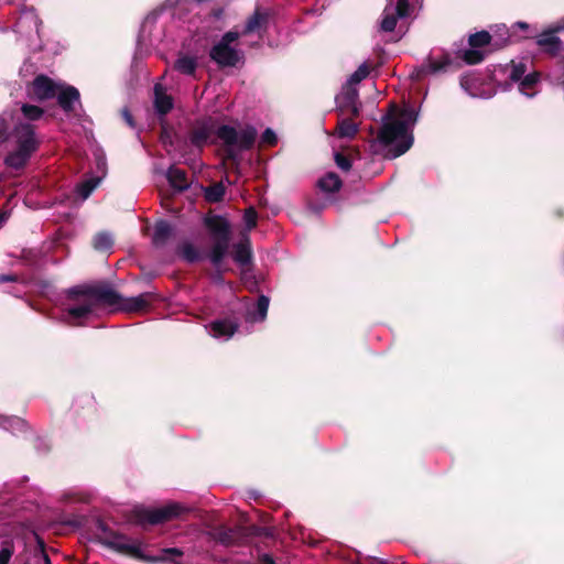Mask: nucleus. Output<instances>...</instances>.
I'll return each mask as SVG.
<instances>
[{
	"instance_id": "1",
	"label": "nucleus",
	"mask_w": 564,
	"mask_h": 564,
	"mask_svg": "<svg viewBox=\"0 0 564 564\" xmlns=\"http://www.w3.org/2000/svg\"><path fill=\"white\" fill-rule=\"evenodd\" d=\"M74 302L67 305L65 321L77 325L79 319L94 314L100 305L129 313L145 311L153 299L151 293L123 297L110 288H93L85 291L73 290Z\"/></svg>"
},
{
	"instance_id": "2",
	"label": "nucleus",
	"mask_w": 564,
	"mask_h": 564,
	"mask_svg": "<svg viewBox=\"0 0 564 564\" xmlns=\"http://www.w3.org/2000/svg\"><path fill=\"white\" fill-rule=\"evenodd\" d=\"M416 119L417 113L410 106L403 109H398L394 105L390 107L380 129L378 141L389 148L391 158L400 156L411 148L413 143L412 129Z\"/></svg>"
},
{
	"instance_id": "3",
	"label": "nucleus",
	"mask_w": 564,
	"mask_h": 564,
	"mask_svg": "<svg viewBox=\"0 0 564 564\" xmlns=\"http://www.w3.org/2000/svg\"><path fill=\"white\" fill-rule=\"evenodd\" d=\"M215 137L220 139L225 144L239 149L250 148L257 137V131L247 127L240 130H236L229 126L218 127L213 119L200 122L192 133V142L202 147L209 142H214Z\"/></svg>"
},
{
	"instance_id": "4",
	"label": "nucleus",
	"mask_w": 564,
	"mask_h": 564,
	"mask_svg": "<svg viewBox=\"0 0 564 564\" xmlns=\"http://www.w3.org/2000/svg\"><path fill=\"white\" fill-rule=\"evenodd\" d=\"M12 149L4 159V164L11 169H22L39 147L34 128L30 123H20L11 135Z\"/></svg>"
},
{
	"instance_id": "5",
	"label": "nucleus",
	"mask_w": 564,
	"mask_h": 564,
	"mask_svg": "<svg viewBox=\"0 0 564 564\" xmlns=\"http://www.w3.org/2000/svg\"><path fill=\"white\" fill-rule=\"evenodd\" d=\"M29 93L39 100L57 97L59 106L65 111H72L74 104L79 102V91L75 87L55 83L44 75L33 80Z\"/></svg>"
},
{
	"instance_id": "6",
	"label": "nucleus",
	"mask_w": 564,
	"mask_h": 564,
	"mask_svg": "<svg viewBox=\"0 0 564 564\" xmlns=\"http://www.w3.org/2000/svg\"><path fill=\"white\" fill-rule=\"evenodd\" d=\"M186 508L177 502H171L160 508L135 507L131 520L140 525L159 524L180 517Z\"/></svg>"
},
{
	"instance_id": "7",
	"label": "nucleus",
	"mask_w": 564,
	"mask_h": 564,
	"mask_svg": "<svg viewBox=\"0 0 564 564\" xmlns=\"http://www.w3.org/2000/svg\"><path fill=\"white\" fill-rule=\"evenodd\" d=\"M206 225L215 240L209 258L215 267H219L229 247V224L226 219L214 216L206 219Z\"/></svg>"
},
{
	"instance_id": "8",
	"label": "nucleus",
	"mask_w": 564,
	"mask_h": 564,
	"mask_svg": "<svg viewBox=\"0 0 564 564\" xmlns=\"http://www.w3.org/2000/svg\"><path fill=\"white\" fill-rule=\"evenodd\" d=\"M239 37L237 32H227L212 48L210 57L220 66H235L241 58L240 52L231 46Z\"/></svg>"
},
{
	"instance_id": "9",
	"label": "nucleus",
	"mask_w": 564,
	"mask_h": 564,
	"mask_svg": "<svg viewBox=\"0 0 564 564\" xmlns=\"http://www.w3.org/2000/svg\"><path fill=\"white\" fill-rule=\"evenodd\" d=\"M525 72L527 67L523 63L512 64L510 78L513 82L521 79L519 85L520 91L527 97H533L538 93L536 85L540 80V74L531 73L524 76Z\"/></svg>"
},
{
	"instance_id": "10",
	"label": "nucleus",
	"mask_w": 564,
	"mask_h": 564,
	"mask_svg": "<svg viewBox=\"0 0 564 564\" xmlns=\"http://www.w3.org/2000/svg\"><path fill=\"white\" fill-rule=\"evenodd\" d=\"M410 11L411 8L408 0H398L395 4L389 2L383 10L381 29L386 32L393 31L398 19L409 17Z\"/></svg>"
},
{
	"instance_id": "11",
	"label": "nucleus",
	"mask_w": 564,
	"mask_h": 564,
	"mask_svg": "<svg viewBox=\"0 0 564 564\" xmlns=\"http://www.w3.org/2000/svg\"><path fill=\"white\" fill-rule=\"evenodd\" d=\"M490 42V34L486 31H481L469 36L470 48L466 50L462 58L467 64H477L484 59V53L481 47L486 46Z\"/></svg>"
},
{
	"instance_id": "12",
	"label": "nucleus",
	"mask_w": 564,
	"mask_h": 564,
	"mask_svg": "<svg viewBox=\"0 0 564 564\" xmlns=\"http://www.w3.org/2000/svg\"><path fill=\"white\" fill-rule=\"evenodd\" d=\"M109 545L120 552H124V553H128L137 558H140V560H143V561H147V562H159V561H162L164 560L163 556H147L143 551H142V547L140 544L138 543H132V542H129L128 540H126L122 536H116L113 538L112 541L109 542Z\"/></svg>"
},
{
	"instance_id": "13",
	"label": "nucleus",
	"mask_w": 564,
	"mask_h": 564,
	"mask_svg": "<svg viewBox=\"0 0 564 564\" xmlns=\"http://www.w3.org/2000/svg\"><path fill=\"white\" fill-rule=\"evenodd\" d=\"M456 59L457 57H452L447 52L435 50L431 52L425 67L432 74L447 72L455 65Z\"/></svg>"
},
{
	"instance_id": "14",
	"label": "nucleus",
	"mask_w": 564,
	"mask_h": 564,
	"mask_svg": "<svg viewBox=\"0 0 564 564\" xmlns=\"http://www.w3.org/2000/svg\"><path fill=\"white\" fill-rule=\"evenodd\" d=\"M206 328L213 337L228 340L236 333L238 324L230 318H221L212 322Z\"/></svg>"
},
{
	"instance_id": "15",
	"label": "nucleus",
	"mask_w": 564,
	"mask_h": 564,
	"mask_svg": "<svg viewBox=\"0 0 564 564\" xmlns=\"http://www.w3.org/2000/svg\"><path fill=\"white\" fill-rule=\"evenodd\" d=\"M40 20L34 9H24L21 11L20 17L15 23V32H39Z\"/></svg>"
},
{
	"instance_id": "16",
	"label": "nucleus",
	"mask_w": 564,
	"mask_h": 564,
	"mask_svg": "<svg viewBox=\"0 0 564 564\" xmlns=\"http://www.w3.org/2000/svg\"><path fill=\"white\" fill-rule=\"evenodd\" d=\"M336 102L340 109H350L354 115L358 113V91L356 87L346 85L343 91L336 97Z\"/></svg>"
},
{
	"instance_id": "17",
	"label": "nucleus",
	"mask_w": 564,
	"mask_h": 564,
	"mask_svg": "<svg viewBox=\"0 0 564 564\" xmlns=\"http://www.w3.org/2000/svg\"><path fill=\"white\" fill-rule=\"evenodd\" d=\"M232 258L240 265H246L250 262L251 248L248 236L245 235L241 240L234 246Z\"/></svg>"
},
{
	"instance_id": "18",
	"label": "nucleus",
	"mask_w": 564,
	"mask_h": 564,
	"mask_svg": "<svg viewBox=\"0 0 564 564\" xmlns=\"http://www.w3.org/2000/svg\"><path fill=\"white\" fill-rule=\"evenodd\" d=\"M154 106L156 111L161 115L167 113L173 107V101L172 98L165 94L160 84L154 87Z\"/></svg>"
},
{
	"instance_id": "19",
	"label": "nucleus",
	"mask_w": 564,
	"mask_h": 564,
	"mask_svg": "<svg viewBox=\"0 0 564 564\" xmlns=\"http://www.w3.org/2000/svg\"><path fill=\"white\" fill-rule=\"evenodd\" d=\"M318 188L324 193H335L341 187V180L334 172H328L318 180Z\"/></svg>"
},
{
	"instance_id": "20",
	"label": "nucleus",
	"mask_w": 564,
	"mask_h": 564,
	"mask_svg": "<svg viewBox=\"0 0 564 564\" xmlns=\"http://www.w3.org/2000/svg\"><path fill=\"white\" fill-rule=\"evenodd\" d=\"M167 180L172 187L177 191H184L188 187V180L186 173L183 170L171 167L167 171Z\"/></svg>"
},
{
	"instance_id": "21",
	"label": "nucleus",
	"mask_w": 564,
	"mask_h": 564,
	"mask_svg": "<svg viewBox=\"0 0 564 564\" xmlns=\"http://www.w3.org/2000/svg\"><path fill=\"white\" fill-rule=\"evenodd\" d=\"M269 307V299L264 295H261L258 299L256 311H249L247 314L248 322H262L264 321Z\"/></svg>"
},
{
	"instance_id": "22",
	"label": "nucleus",
	"mask_w": 564,
	"mask_h": 564,
	"mask_svg": "<svg viewBox=\"0 0 564 564\" xmlns=\"http://www.w3.org/2000/svg\"><path fill=\"white\" fill-rule=\"evenodd\" d=\"M538 44L551 53L557 52L561 47V41L555 35L554 31H549V32L542 33L538 37Z\"/></svg>"
},
{
	"instance_id": "23",
	"label": "nucleus",
	"mask_w": 564,
	"mask_h": 564,
	"mask_svg": "<svg viewBox=\"0 0 564 564\" xmlns=\"http://www.w3.org/2000/svg\"><path fill=\"white\" fill-rule=\"evenodd\" d=\"M101 176H93L85 180L83 183L78 184L76 187V192L82 200L88 198L91 192L98 186L101 181Z\"/></svg>"
},
{
	"instance_id": "24",
	"label": "nucleus",
	"mask_w": 564,
	"mask_h": 564,
	"mask_svg": "<svg viewBox=\"0 0 564 564\" xmlns=\"http://www.w3.org/2000/svg\"><path fill=\"white\" fill-rule=\"evenodd\" d=\"M358 131V126L349 119H343L336 128V135L344 139H352Z\"/></svg>"
},
{
	"instance_id": "25",
	"label": "nucleus",
	"mask_w": 564,
	"mask_h": 564,
	"mask_svg": "<svg viewBox=\"0 0 564 564\" xmlns=\"http://www.w3.org/2000/svg\"><path fill=\"white\" fill-rule=\"evenodd\" d=\"M172 234V228L166 221H160L155 225L153 234V243L163 245Z\"/></svg>"
},
{
	"instance_id": "26",
	"label": "nucleus",
	"mask_w": 564,
	"mask_h": 564,
	"mask_svg": "<svg viewBox=\"0 0 564 564\" xmlns=\"http://www.w3.org/2000/svg\"><path fill=\"white\" fill-rule=\"evenodd\" d=\"M196 66H197L196 59L194 57L187 56V55L180 56L175 62V68L178 72H181L183 74H187V75L193 74L196 69Z\"/></svg>"
},
{
	"instance_id": "27",
	"label": "nucleus",
	"mask_w": 564,
	"mask_h": 564,
	"mask_svg": "<svg viewBox=\"0 0 564 564\" xmlns=\"http://www.w3.org/2000/svg\"><path fill=\"white\" fill-rule=\"evenodd\" d=\"M0 425L13 433L24 431L26 427V423L22 419L17 416L4 417L0 415Z\"/></svg>"
},
{
	"instance_id": "28",
	"label": "nucleus",
	"mask_w": 564,
	"mask_h": 564,
	"mask_svg": "<svg viewBox=\"0 0 564 564\" xmlns=\"http://www.w3.org/2000/svg\"><path fill=\"white\" fill-rule=\"evenodd\" d=\"M267 21V15L257 11L247 22L243 34L258 32Z\"/></svg>"
},
{
	"instance_id": "29",
	"label": "nucleus",
	"mask_w": 564,
	"mask_h": 564,
	"mask_svg": "<svg viewBox=\"0 0 564 564\" xmlns=\"http://www.w3.org/2000/svg\"><path fill=\"white\" fill-rule=\"evenodd\" d=\"M225 194V187L221 183L209 186L205 191V197L208 202L216 203L219 202Z\"/></svg>"
},
{
	"instance_id": "30",
	"label": "nucleus",
	"mask_w": 564,
	"mask_h": 564,
	"mask_svg": "<svg viewBox=\"0 0 564 564\" xmlns=\"http://www.w3.org/2000/svg\"><path fill=\"white\" fill-rule=\"evenodd\" d=\"M369 73L370 67L366 63H364L358 67L356 72L351 74L347 84L355 87L358 83L365 79L369 75Z\"/></svg>"
},
{
	"instance_id": "31",
	"label": "nucleus",
	"mask_w": 564,
	"mask_h": 564,
	"mask_svg": "<svg viewBox=\"0 0 564 564\" xmlns=\"http://www.w3.org/2000/svg\"><path fill=\"white\" fill-rule=\"evenodd\" d=\"M112 246V238L109 234L100 232L94 238V247L97 250H107Z\"/></svg>"
},
{
	"instance_id": "32",
	"label": "nucleus",
	"mask_w": 564,
	"mask_h": 564,
	"mask_svg": "<svg viewBox=\"0 0 564 564\" xmlns=\"http://www.w3.org/2000/svg\"><path fill=\"white\" fill-rule=\"evenodd\" d=\"M21 110H22L23 117L28 120H37L43 115L42 108L34 106V105L24 104L22 106Z\"/></svg>"
},
{
	"instance_id": "33",
	"label": "nucleus",
	"mask_w": 564,
	"mask_h": 564,
	"mask_svg": "<svg viewBox=\"0 0 564 564\" xmlns=\"http://www.w3.org/2000/svg\"><path fill=\"white\" fill-rule=\"evenodd\" d=\"M180 254L188 262H194L198 259V252L196 248L191 243L182 245L180 248Z\"/></svg>"
},
{
	"instance_id": "34",
	"label": "nucleus",
	"mask_w": 564,
	"mask_h": 564,
	"mask_svg": "<svg viewBox=\"0 0 564 564\" xmlns=\"http://www.w3.org/2000/svg\"><path fill=\"white\" fill-rule=\"evenodd\" d=\"M243 220L248 230L252 229L257 225V213L253 208H249L246 210L243 215Z\"/></svg>"
},
{
	"instance_id": "35",
	"label": "nucleus",
	"mask_w": 564,
	"mask_h": 564,
	"mask_svg": "<svg viewBox=\"0 0 564 564\" xmlns=\"http://www.w3.org/2000/svg\"><path fill=\"white\" fill-rule=\"evenodd\" d=\"M335 162L337 166L344 171H348L351 166L350 161L338 152L335 153Z\"/></svg>"
},
{
	"instance_id": "36",
	"label": "nucleus",
	"mask_w": 564,
	"mask_h": 564,
	"mask_svg": "<svg viewBox=\"0 0 564 564\" xmlns=\"http://www.w3.org/2000/svg\"><path fill=\"white\" fill-rule=\"evenodd\" d=\"M262 141L268 144H274L276 141V137L271 129H267L262 134Z\"/></svg>"
},
{
	"instance_id": "37",
	"label": "nucleus",
	"mask_w": 564,
	"mask_h": 564,
	"mask_svg": "<svg viewBox=\"0 0 564 564\" xmlns=\"http://www.w3.org/2000/svg\"><path fill=\"white\" fill-rule=\"evenodd\" d=\"M12 556V551L9 547H3L0 551V564H8Z\"/></svg>"
},
{
	"instance_id": "38",
	"label": "nucleus",
	"mask_w": 564,
	"mask_h": 564,
	"mask_svg": "<svg viewBox=\"0 0 564 564\" xmlns=\"http://www.w3.org/2000/svg\"><path fill=\"white\" fill-rule=\"evenodd\" d=\"M236 535V532L234 530H228L223 533L220 540L223 543L229 545L234 543V536Z\"/></svg>"
},
{
	"instance_id": "39",
	"label": "nucleus",
	"mask_w": 564,
	"mask_h": 564,
	"mask_svg": "<svg viewBox=\"0 0 564 564\" xmlns=\"http://www.w3.org/2000/svg\"><path fill=\"white\" fill-rule=\"evenodd\" d=\"M97 167L101 172V174L105 175L106 162L102 156L97 158Z\"/></svg>"
},
{
	"instance_id": "40",
	"label": "nucleus",
	"mask_w": 564,
	"mask_h": 564,
	"mask_svg": "<svg viewBox=\"0 0 564 564\" xmlns=\"http://www.w3.org/2000/svg\"><path fill=\"white\" fill-rule=\"evenodd\" d=\"M7 129L8 127L6 120L0 118V138L6 134Z\"/></svg>"
},
{
	"instance_id": "41",
	"label": "nucleus",
	"mask_w": 564,
	"mask_h": 564,
	"mask_svg": "<svg viewBox=\"0 0 564 564\" xmlns=\"http://www.w3.org/2000/svg\"><path fill=\"white\" fill-rule=\"evenodd\" d=\"M260 562L261 564H275L273 558L267 554L261 556Z\"/></svg>"
},
{
	"instance_id": "42",
	"label": "nucleus",
	"mask_w": 564,
	"mask_h": 564,
	"mask_svg": "<svg viewBox=\"0 0 564 564\" xmlns=\"http://www.w3.org/2000/svg\"><path fill=\"white\" fill-rule=\"evenodd\" d=\"M10 214L6 210L0 212V226H2L9 218Z\"/></svg>"
},
{
	"instance_id": "43",
	"label": "nucleus",
	"mask_w": 564,
	"mask_h": 564,
	"mask_svg": "<svg viewBox=\"0 0 564 564\" xmlns=\"http://www.w3.org/2000/svg\"><path fill=\"white\" fill-rule=\"evenodd\" d=\"M15 281V275H0V283Z\"/></svg>"
},
{
	"instance_id": "44",
	"label": "nucleus",
	"mask_w": 564,
	"mask_h": 564,
	"mask_svg": "<svg viewBox=\"0 0 564 564\" xmlns=\"http://www.w3.org/2000/svg\"><path fill=\"white\" fill-rule=\"evenodd\" d=\"M163 553L164 554H174V555H181L182 552L177 549H166V550H163Z\"/></svg>"
},
{
	"instance_id": "45",
	"label": "nucleus",
	"mask_w": 564,
	"mask_h": 564,
	"mask_svg": "<svg viewBox=\"0 0 564 564\" xmlns=\"http://www.w3.org/2000/svg\"><path fill=\"white\" fill-rule=\"evenodd\" d=\"M124 117H126V120L127 122L132 126V119H131V116L128 113V112H124Z\"/></svg>"
},
{
	"instance_id": "46",
	"label": "nucleus",
	"mask_w": 564,
	"mask_h": 564,
	"mask_svg": "<svg viewBox=\"0 0 564 564\" xmlns=\"http://www.w3.org/2000/svg\"><path fill=\"white\" fill-rule=\"evenodd\" d=\"M43 560H44V564H52L48 556L44 553H43Z\"/></svg>"
},
{
	"instance_id": "47",
	"label": "nucleus",
	"mask_w": 564,
	"mask_h": 564,
	"mask_svg": "<svg viewBox=\"0 0 564 564\" xmlns=\"http://www.w3.org/2000/svg\"><path fill=\"white\" fill-rule=\"evenodd\" d=\"M465 83H466V80H465V78H463V79H462V86H463V87H465Z\"/></svg>"
},
{
	"instance_id": "48",
	"label": "nucleus",
	"mask_w": 564,
	"mask_h": 564,
	"mask_svg": "<svg viewBox=\"0 0 564 564\" xmlns=\"http://www.w3.org/2000/svg\"><path fill=\"white\" fill-rule=\"evenodd\" d=\"M521 28H525L527 25L524 23H519Z\"/></svg>"
}]
</instances>
